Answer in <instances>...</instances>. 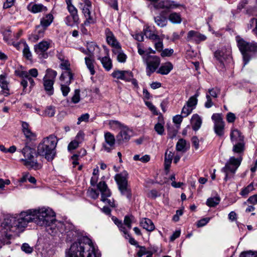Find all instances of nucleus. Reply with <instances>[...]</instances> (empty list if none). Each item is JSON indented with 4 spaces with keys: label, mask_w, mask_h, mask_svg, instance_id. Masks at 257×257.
Instances as JSON below:
<instances>
[{
    "label": "nucleus",
    "mask_w": 257,
    "mask_h": 257,
    "mask_svg": "<svg viewBox=\"0 0 257 257\" xmlns=\"http://www.w3.org/2000/svg\"><path fill=\"white\" fill-rule=\"evenodd\" d=\"M34 222L40 226L47 227L52 235L63 232L65 225L55 219V213L50 208L42 207L22 211L16 216H7L1 222L0 228V248L2 245L10 243L11 232L23 231L28 223Z\"/></svg>",
    "instance_id": "1"
},
{
    "label": "nucleus",
    "mask_w": 257,
    "mask_h": 257,
    "mask_svg": "<svg viewBox=\"0 0 257 257\" xmlns=\"http://www.w3.org/2000/svg\"><path fill=\"white\" fill-rule=\"evenodd\" d=\"M147 33H133L132 37L139 42H142L144 39V35Z\"/></svg>",
    "instance_id": "62"
},
{
    "label": "nucleus",
    "mask_w": 257,
    "mask_h": 257,
    "mask_svg": "<svg viewBox=\"0 0 257 257\" xmlns=\"http://www.w3.org/2000/svg\"><path fill=\"white\" fill-rule=\"evenodd\" d=\"M57 142V138L54 135H50L44 139L38 147V154L45 156L48 161H52L55 155V148Z\"/></svg>",
    "instance_id": "3"
},
{
    "label": "nucleus",
    "mask_w": 257,
    "mask_h": 257,
    "mask_svg": "<svg viewBox=\"0 0 257 257\" xmlns=\"http://www.w3.org/2000/svg\"><path fill=\"white\" fill-rule=\"evenodd\" d=\"M54 20V17L52 14H48L41 19L40 24L37 26V28H40L38 32L45 31L47 28L49 26Z\"/></svg>",
    "instance_id": "16"
},
{
    "label": "nucleus",
    "mask_w": 257,
    "mask_h": 257,
    "mask_svg": "<svg viewBox=\"0 0 257 257\" xmlns=\"http://www.w3.org/2000/svg\"><path fill=\"white\" fill-rule=\"evenodd\" d=\"M220 198L218 196L210 197L207 200L206 205L209 207H215L220 202Z\"/></svg>",
    "instance_id": "35"
},
{
    "label": "nucleus",
    "mask_w": 257,
    "mask_h": 257,
    "mask_svg": "<svg viewBox=\"0 0 257 257\" xmlns=\"http://www.w3.org/2000/svg\"><path fill=\"white\" fill-rule=\"evenodd\" d=\"M87 49L88 52H89L88 55L90 57H91L95 49H98V47L95 44V43L91 42L89 43H87Z\"/></svg>",
    "instance_id": "41"
},
{
    "label": "nucleus",
    "mask_w": 257,
    "mask_h": 257,
    "mask_svg": "<svg viewBox=\"0 0 257 257\" xmlns=\"http://www.w3.org/2000/svg\"><path fill=\"white\" fill-rule=\"evenodd\" d=\"M43 36L40 35L38 33H32L29 37V39L32 42L35 43L39 40V39L42 37Z\"/></svg>",
    "instance_id": "56"
},
{
    "label": "nucleus",
    "mask_w": 257,
    "mask_h": 257,
    "mask_svg": "<svg viewBox=\"0 0 257 257\" xmlns=\"http://www.w3.org/2000/svg\"><path fill=\"white\" fill-rule=\"evenodd\" d=\"M186 141L183 139H181L178 141L176 148L178 151L185 152L186 150Z\"/></svg>",
    "instance_id": "36"
},
{
    "label": "nucleus",
    "mask_w": 257,
    "mask_h": 257,
    "mask_svg": "<svg viewBox=\"0 0 257 257\" xmlns=\"http://www.w3.org/2000/svg\"><path fill=\"white\" fill-rule=\"evenodd\" d=\"M133 159L135 161H140L143 163H147L150 161V157L148 155L142 157L140 155H136L134 156Z\"/></svg>",
    "instance_id": "43"
},
{
    "label": "nucleus",
    "mask_w": 257,
    "mask_h": 257,
    "mask_svg": "<svg viewBox=\"0 0 257 257\" xmlns=\"http://www.w3.org/2000/svg\"><path fill=\"white\" fill-rule=\"evenodd\" d=\"M174 52V50L172 49H165L162 50L161 53V56L162 57H170Z\"/></svg>",
    "instance_id": "59"
},
{
    "label": "nucleus",
    "mask_w": 257,
    "mask_h": 257,
    "mask_svg": "<svg viewBox=\"0 0 257 257\" xmlns=\"http://www.w3.org/2000/svg\"><path fill=\"white\" fill-rule=\"evenodd\" d=\"M242 156H237L230 157L226 161L224 167L221 169V172L225 174L224 181H227L233 177L237 169L240 166L242 161Z\"/></svg>",
    "instance_id": "4"
},
{
    "label": "nucleus",
    "mask_w": 257,
    "mask_h": 257,
    "mask_svg": "<svg viewBox=\"0 0 257 257\" xmlns=\"http://www.w3.org/2000/svg\"><path fill=\"white\" fill-rule=\"evenodd\" d=\"M106 41L108 44L112 47V49L119 48L121 47L120 45L114 37L112 33H109V35H107Z\"/></svg>",
    "instance_id": "27"
},
{
    "label": "nucleus",
    "mask_w": 257,
    "mask_h": 257,
    "mask_svg": "<svg viewBox=\"0 0 257 257\" xmlns=\"http://www.w3.org/2000/svg\"><path fill=\"white\" fill-rule=\"evenodd\" d=\"M126 173H123L115 175V180L118 186V189L121 195L125 196L128 199L132 198L131 189L130 188L126 177Z\"/></svg>",
    "instance_id": "7"
},
{
    "label": "nucleus",
    "mask_w": 257,
    "mask_h": 257,
    "mask_svg": "<svg viewBox=\"0 0 257 257\" xmlns=\"http://www.w3.org/2000/svg\"><path fill=\"white\" fill-rule=\"evenodd\" d=\"M64 231L69 241L77 239L66 251V257H95V250L91 240L86 237H80L79 231L71 224H64Z\"/></svg>",
    "instance_id": "2"
},
{
    "label": "nucleus",
    "mask_w": 257,
    "mask_h": 257,
    "mask_svg": "<svg viewBox=\"0 0 257 257\" xmlns=\"http://www.w3.org/2000/svg\"><path fill=\"white\" fill-rule=\"evenodd\" d=\"M140 224L144 229L148 231H152L155 228V226L153 222L149 218H142L140 220Z\"/></svg>",
    "instance_id": "21"
},
{
    "label": "nucleus",
    "mask_w": 257,
    "mask_h": 257,
    "mask_svg": "<svg viewBox=\"0 0 257 257\" xmlns=\"http://www.w3.org/2000/svg\"><path fill=\"white\" fill-rule=\"evenodd\" d=\"M22 126L23 133L28 140L31 141L35 139L36 135L32 132L30 125L27 122H23Z\"/></svg>",
    "instance_id": "19"
},
{
    "label": "nucleus",
    "mask_w": 257,
    "mask_h": 257,
    "mask_svg": "<svg viewBox=\"0 0 257 257\" xmlns=\"http://www.w3.org/2000/svg\"><path fill=\"white\" fill-rule=\"evenodd\" d=\"M113 54L116 56L117 60L120 63H124L127 58L126 55L123 52L121 47L112 50Z\"/></svg>",
    "instance_id": "26"
},
{
    "label": "nucleus",
    "mask_w": 257,
    "mask_h": 257,
    "mask_svg": "<svg viewBox=\"0 0 257 257\" xmlns=\"http://www.w3.org/2000/svg\"><path fill=\"white\" fill-rule=\"evenodd\" d=\"M21 249L26 253H31L33 251V247L28 243H24L21 246Z\"/></svg>",
    "instance_id": "50"
},
{
    "label": "nucleus",
    "mask_w": 257,
    "mask_h": 257,
    "mask_svg": "<svg viewBox=\"0 0 257 257\" xmlns=\"http://www.w3.org/2000/svg\"><path fill=\"white\" fill-rule=\"evenodd\" d=\"M155 21L157 25L160 27H163L167 25V19L163 16H157L155 18Z\"/></svg>",
    "instance_id": "38"
},
{
    "label": "nucleus",
    "mask_w": 257,
    "mask_h": 257,
    "mask_svg": "<svg viewBox=\"0 0 257 257\" xmlns=\"http://www.w3.org/2000/svg\"><path fill=\"white\" fill-rule=\"evenodd\" d=\"M57 74L56 71L48 69L46 70V74L43 78V86L49 95H52L54 93L53 85Z\"/></svg>",
    "instance_id": "10"
},
{
    "label": "nucleus",
    "mask_w": 257,
    "mask_h": 257,
    "mask_svg": "<svg viewBox=\"0 0 257 257\" xmlns=\"http://www.w3.org/2000/svg\"><path fill=\"white\" fill-rule=\"evenodd\" d=\"M103 67L106 71H109L112 67V61L108 57L105 56L100 59Z\"/></svg>",
    "instance_id": "32"
},
{
    "label": "nucleus",
    "mask_w": 257,
    "mask_h": 257,
    "mask_svg": "<svg viewBox=\"0 0 257 257\" xmlns=\"http://www.w3.org/2000/svg\"><path fill=\"white\" fill-rule=\"evenodd\" d=\"M173 66L170 62H166L163 64L157 70L158 73L162 75H167L173 69Z\"/></svg>",
    "instance_id": "25"
},
{
    "label": "nucleus",
    "mask_w": 257,
    "mask_h": 257,
    "mask_svg": "<svg viewBox=\"0 0 257 257\" xmlns=\"http://www.w3.org/2000/svg\"><path fill=\"white\" fill-rule=\"evenodd\" d=\"M197 98L195 96H191L186 102V105L194 109L197 104Z\"/></svg>",
    "instance_id": "44"
},
{
    "label": "nucleus",
    "mask_w": 257,
    "mask_h": 257,
    "mask_svg": "<svg viewBox=\"0 0 257 257\" xmlns=\"http://www.w3.org/2000/svg\"><path fill=\"white\" fill-rule=\"evenodd\" d=\"M169 20L174 24H180L182 22V19L179 14L174 12L170 14Z\"/></svg>",
    "instance_id": "34"
},
{
    "label": "nucleus",
    "mask_w": 257,
    "mask_h": 257,
    "mask_svg": "<svg viewBox=\"0 0 257 257\" xmlns=\"http://www.w3.org/2000/svg\"><path fill=\"white\" fill-rule=\"evenodd\" d=\"M149 35H145L147 38L152 40L154 42H157L163 38L161 36L158 35L156 33H148Z\"/></svg>",
    "instance_id": "53"
},
{
    "label": "nucleus",
    "mask_w": 257,
    "mask_h": 257,
    "mask_svg": "<svg viewBox=\"0 0 257 257\" xmlns=\"http://www.w3.org/2000/svg\"><path fill=\"white\" fill-rule=\"evenodd\" d=\"M254 187L253 184L251 183L242 190V191L240 192V194L242 196H246L247 194H248V193L250 192L251 191H252Z\"/></svg>",
    "instance_id": "51"
},
{
    "label": "nucleus",
    "mask_w": 257,
    "mask_h": 257,
    "mask_svg": "<svg viewBox=\"0 0 257 257\" xmlns=\"http://www.w3.org/2000/svg\"><path fill=\"white\" fill-rule=\"evenodd\" d=\"M97 187L101 194V201L106 205L114 207V199L111 197V192L106 183L104 181H100Z\"/></svg>",
    "instance_id": "9"
},
{
    "label": "nucleus",
    "mask_w": 257,
    "mask_h": 257,
    "mask_svg": "<svg viewBox=\"0 0 257 257\" xmlns=\"http://www.w3.org/2000/svg\"><path fill=\"white\" fill-rule=\"evenodd\" d=\"M55 114V108L53 106H48L44 111L42 115L48 117H52Z\"/></svg>",
    "instance_id": "39"
},
{
    "label": "nucleus",
    "mask_w": 257,
    "mask_h": 257,
    "mask_svg": "<svg viewBox=\"0 0 257 257\" xmlns=\"http://www.w3.org/2000/svg\"><path fill=\"white\" fill-rule=\"evenodd\" d=\"M236 41L237 43V46L243 55L244 61V65H245L249 61V56L247 53L248 52H256L257 43L254 42L248 43L238 36L236 37Z\"/></svg>",
    "instance_id": "5"
},
{
    "label": "nucleus",
    "mask_w": 257,
    "mask_h": 257,
    "mask_svg": "<svg viewBox=\"0 0 257 257\" xmlns=\"http://www.w3.org/2000/svg\"><path fill=\"white\" fill-rule=\"evenodd\" d=\"M112 220L113 221L114 223L118 227L119 230L123 232L124 234H126V229L125 227L123 225L121 221L114 216L112 217Z\"/></svg>",
    "instance_id": "40"
},
{
    "label": "nucleus",
    "mask_w": 257,
    "mask_h": 257,
    "mask_svg": "<svg viewBox=\"0 0 257 257\" xmlns=\"http://www.w3.org/2000/svg\"><path fill=\"white\" fill-rule=\"evenodd\" d=\"M51 41H42L39 44L35 45L34 49L36 53L40 59H46L48 55L46 51L50 47Z\"/></svg>",
    "instance_id": "11"
},
{
    "label": "nucleus",
    "mask_w": 257,
    "mask_h": 257,
    "mask_svg": "<svg viewBox=\"0 0 257 257\" xmlns=\"http://www.w3.org/2000/svg\"><path fill=\"white\" fill-rule=\"evenodd\" d=\"M133 133L131 130L126 126H123L121 128L119 133L116 136V141L119 144H122L128 141Z\"/></svg>",
    "instance_id": "14"
},
{
    "label": "nucleus",
    "mask_w": 257,
    "mask_h": 257,
    "mask_svg": "<svg viewBox=\"0 0 257 257\" xmlns=\"http://www.w3.org/2000/svg\"><path fill=\"white\" fill-rule=\"evenodd\" d=\"M230 139L233 144L237 142H243V137L241 133L237 130H233L230 134Z\"/></svg>",
    "instance_id": "28"
},
{
    "label": "nucleus",
    "mask_w": 257,
    "mask_h": 257,
    "mask_svg": "<svg viewBox=\"0 0 257 257\" xmlns=\"http://www.w3.org/2000/svg\"><path fill=\"white\" fill-rule=\"evenodd\" d=\"M67 9L70 14V15L73 16L74 20L77 19L78 15L77 14V10L76 8L72 4L67 6Z\"/></svg>",
    "instance_id": "42"
},
{
    "label": "nucleus",
    "mask_w": 257,
    "mask_h": 257,
    "mask_svg": "<svg viewBox=\"0 0 257 257\" xmlns=\"http://www.w3.org/2000/svg\"><path fill=\"white\" fill-rule=\"evenodd\" d=\"M72 79L73 74L71 71H63L60 77V82H63L65 84L69 85Z\"/></svg>",
    "instance_id": "23"
},
{
    "label": "nucleus",
    "mask_w": 257,
    "mask_h": 257,
    "mask_svg": "<svg viewBox=\"0 0 257 257\" xmlns=\"http://www.w3.org/2000/svg\"><path fill=\"white\" fill-rule=\"evenodd\" d=\"M21 152L25 158L21 159V161L25 166L29 169H37L39 168V164L34 156L35 151L33 149L26 146Z\"/></svg>",
    "instance_id": "6"
},
{
    "label": "nucleus",
    "mask_w": 257,
    "mask_h": 257,
    "mask_svg": "<svg viewBox=\"0 0 257 257\" xmlns=\"http://www.w3.org/2000/svg\"><path fill=\"white\" fill-rule=\"evenodd\" d=\"M244 151V143L243 142H237L234 143L232 148V151L234 153L238 154V156L241 155L243 154Z\"/></svg>",
    "instance_id": "29"
},
{
    "label": "nucleus",
    "mask_w": 257,
    "mask_h": 257,
    "mask_svg": "<svg viewBox=\"0 0 257 257\" xmlns=\"http://www.w3.org/2000/svg\"><path fill=\"white\" fill-rule=\"evenodd\" d=\"M106 3L112 9L118 11V0H105Z\"/></svg>",
    "instance_id": "54"
},
{
    "label": "nucleus",
    "mask_w": 257,
    "mask_h": 257,
    "mask_svg": "<svg viewBox=\"0 0 257 257\" xmlns=\"http://www.w3.org/2000/svg\"><path fill=\"white\" fill-rule=\"evenodd\" d=\"M187 39L189 41H194L197 43L206 39V36L201 33H188Z\"/></svg>",
    "instance_id": "24"
},
{
    "label": "nucleus",
    "mask_w": 257,
    "mask_h": 257,
    "mask_svg": "<svg viewBox=\"0 0 257 257\" xmlns=\"http://www.w3.org/2000/svg\"><path fill=\"white\" fill-rule=\"evenodd\" d=\"M80 91L79 89L75 90L74 94L71 98V101L73 103H77L79 102L80 100Z\"/></svg>",
    "instance_id": "52"
},
{
    "label": "nucleus",
    "mask_w": 257,
    "mask_h": 257,
    "mask_svg": "<svg viewBox=\"0 0 257 257\" xmlns=\"http://www.w3.org/2000/svg\"><path fill=\"white\" fill-rule=\"evenodd\" d=\"M89 118V114L87 113L82 114L78 118L77 124H80L82 121L87 122Z\"/></svg>",
    "instance_id": "58"
},
{
    "label": "nucleus",
    "mask_w": 257,
    "mask_h": 257,
    "mask_svg": "<svg viewBox=\"0 0 257 257\" xmlns=\"http://www.w3.org/2000/svg\"><path fill=\"white\" fill-rule=\"evenodd\" d=\"M111 75L113 78L125 80L126 81H130L133 77V73L131 71L118 70H114L112 73Z\"/></svg>",
    "instance_id": "15"
},
{
    "label": "nucleus",
    "mask_w": 257,
    "mask_h": 257,
    "mask_svg": "<svg viewBox=\"0 0 257 257\" xmlns=\"http://www.w3.org/2000/svg\"><path fill=\"white\" fill-rule=\"evenodd\" d=\"M4 39L9 44L13 45L15 46L17 45L14 39L12 38V36L9 33H5V35L4 36Z\"/></svg>",
    "instance_id": "46"
},
{
    "label": "nucleus",
    "mask_w": 257,
    "mask_h": 257,
    "mask_svg": "<svg viewBox=\"0 0 257 257\" xmlns=\"http://www.w3.org/2000/svg\"><path fill=\"white\" fill-rule=\"evenodd\" d=\"M79 144L75 140L72 141L68 146V150L69 151L77 149L79 146Z\"/></svg>",
    "instance_id": "61"
},
{
    "label": "nucleus",
    "mask_w": 257,
    "mask_h": 257,
    "mask_svg": "<svg viewBox=\"0 0 257 257\" xmlns=\"http://www.w3.org/2000/svg\"><path fill=\"white\" fill-rule=\"evenodd\" d=\"M155 131L160 135H162L164 132V126L161 123H157L155 125Z\"/></svg>",
    "instance_id": "60"
},
{
    "label": "nucleus",
    "mask_w": 257,
    "mask_h": 257,
    "mask_svg": "<svg viewBox=\"0 0 257 257\" xmlns=\"http://www.w3.org/2000/svg\"><path fill=\"white\" fill-rule=\"evenodd\" d=\"M9 82L6 74L4 73L0 75V87L2 89L1 92L5 96L10 94L9 89Z\"/></svg>",
    "instance_id": "17"
},
{
    "label": "nucleus",
    "mask_w": 257,
    "mask_h": 257,
    "mask_svg": "<svg viewBox=\"0 0 257 257\" xmlns=\"http://www.w3.org/2000/svg\"><path fill=\"white\" fill-rule=\"evenodd\" d=\"M84 136V133L82 131H79L76 136L74 140L79 144H80L83 141Z\"/></svg>",
    "instance_id": "63"
},
{
    "label": "nucleus",
    "mask_w": 257,
    "mask_h": 257,
    "mask_svg": "<svg viewBox=\"0 0 257 257\" xmlns=\"http://www.w3.org/2000/svg\"><path fill=\"white\" fill-rule=\"evenodd\" d=\"M155 47L156 50L158 52H161L162 51L163 48V38L155 42Z\"/></svg>",
    "instance_id": "64"
},
{
    "label": "nucleus",
    "mask_w": 257,
    "mask_h": 257,
    "mask_svg": "<svg viewBox=\"0 0 257 257\" xmlns=\"http://www.w3.org/2000/svg\"><path fill=\"white\" fill-rule=\"evenodd\" d=\"M80 8L82 10L86 21L85 22L84 24L86 25L87 24L94 23V20L91 15L90 10L92 7H87V6H83V3H79Z\"/></svg>",
    "instance_id": "18"
},
{
    "label": "nucleus",
    "mask_w": 257,
    "mask_h": 257,
    "mask_svg": "<svg viewBox=\"0 0 257 257\" xmlns=\"http://www.w3.org/2000/svg\"><path fill=\"white\" fill-rule=\"evenodd\" d=\"M28 9L33 13H37L47 10V8L42 4H34L32 6H29Z\"/></svg>",
    "instance_id": "30"
},
{
    "label": "nucleus",
    "mask_w": 257,
    "mask_h": 257,
    "mask_svg": "<svg viewBox=\"0 0 257 257\" xmlns=\"http://www.w3.org/2000/svg\"><path fill=\"white\" fill-rule=\"evenodd\" d=\"M143 62L146 65V73L150 76L158 68L161 63V59L159 56L148 55L143 57Z\"/></svg>",
    "instance_id": "8"
},
{
    "label": "nucleus",
    "mask_w": 257,
    "mask_h": 257,
    "mask_svg": "<svg viewBox=\"0 0 257 257\" xmlns=\"http://www.w3.org/2000/svg\"><path fill=\"white\" fill-rule=\"evenodd\" d=\"M202 120L201 117L198 114H194L191 119V124L193 130H198L202 124Z\"/></svg>",
    "instance_id": "22"
},
{
    "label": "nucleus",
    "mask_w": 257,
    "mask_h": 257,
    "mask_svg": "<svg viewBox=\"0 0 257 257\" xmlns=\"http://www.w3.org/2000/svg\"><path fill=\"white\" fill-rule=\"evenodd\" d=\"M65 21L67 25L71 26L78 23L79 18H77V19L75 20L74 19L73 16L70 15L66 17Z\"/></svg>",
    "instance_id": "45"
},
{
    "label": "nucleus",
    "mask_w": 257,
    "mask_h": 257,
    "mask_svg": "<svg viewBox=\"0 0 257 257\" xmlns=\"http://www.w3.org/2000/svg\"><path fill=\"white\" fill-rule=\"evenodd\" d=\"M61 90L64 96H67L70 92V89L69 85L65 84L63 82H60Z\"/></svg>",
    "instance_id": "47"
},
{
    "label": "nucleus",
    "mask_w": 257,
    "mask_h": 257,
    "mask_svg": "<svg viewBox=\"0 0 257 257\" xmlns=\"http://www.w3.org/2000/svg\"><path fill=\"white\" fill-rule=\"evenodd\" d=\"M104 142L102 144V149L104 151L109 153L114 148L115 138L110 132L104 133Z\"/></svg>",
    "instance_id": "13"
},
{
    "label": "nucleus",
    "mask_w": 257,
    "mask_h": 257,
    "mask_svg": "<svg viewBox=\"0 0 257 257\" xmlns=\"http://www.w3.org/2000/svg\"><path fill=\"white\" fill-rule=\"evenodd\" d=\"M193 110V109L191 107L186 104L183 106L182 109L181 114L183 116L186 117L192 112Z\"/></svg>",
    "instance_id": "48"
},
{
    "label": "nucleus",
    "mask_w": 257,
    "mask_h": 257,
    "mask_svg": "<svg viewBox=\"0 0 257 257\" xmlns=\"http://www.w3.org/2000/svg\"><path fill=\"white\" fill-rule=\"evenodd\" d=\"M214 121V130L215 134L222 136L224 134V122L223 121L221 115L219 113H214L211 117Z\"/></svg>",
    "instance_id": "12"
},
{
    "label": "nucleus",
    "mask_w": 257,
    "mask_h": 257,
    "mask_svg": "<svg viewBox=\"0 0 257 257\" xmlns=\"http://www.w3.org/2000/svg\"><path fill=\"white\" fill-rule=\"evenodd\" d=\"M182 7L185 8L183 5L180 4L173 1L166 0V9H174L177 8Z\"/></svg>",
    "instance_id": "33"
},
{
    "label": "nucleus",
    "mask_w": 257,
    "mask_h": 257,
    "mask_svg": "<svg viewBox=\"0 0 257 257\" xmlns=\"http://www.w3.org/2000/svg\"><path fill=\"white\" fill-rule=\"evenodd\" d=\"M90 56L86 57L85 58V62L87 68L90 71L91 75H93L95 73V71L94 68V60Z\"/></svg>",
    "instance_id": "31"
},
{
    "label": "nucleus",
    "mask_w": 257,
    "mask_h": 257,
    "mask_svg": "<svg viewBox=\"0 0 257 257\" xmlns=\"http://www.w3.org/2000/svg\"><path fill=\"white\" fill-rule=\"evenodd\" d=\"M24 57L28 60H32V54L30 50L29 47L27 44H24V48L23 50Z\"/></svg>",
    "instance_id": "37"
},
{
    "label": "nucleus",
    "mask_w": 257,
    "mask_h": 257,
    "mask_svg": "<svg viewBox=\"0 0 257 257\" xmlns=\"http://www.w3.org/2000/svg\"><path fill=\"white\" fill-rule=\"evenodd\" d=\"M87 193L88 196L93 199L98 198L99 193L93 189H90L88 190Z\"/></svg>",
    "instance_id": "57"
},
{
    "label": "nucleus",
    "mask_w": 257,
    "mask_h": 257,
    "mask_svg": "<svg viewBox=\"0 0 257 257\" xmlns=\"http://www.w3.org/2000/svg\"><path fill=\"white\" fill-rule=\"evenodd\" d=\"M60 68L64 71H71L70 66V64L67 60H62L60 64Z\"/></svg>",
    "instance_id": "55"
},
{
    "label": "nucleus",
    "mask_w": 257,
    "mask_h": 257,
    "mask_svg": "<svg viewBox=\"0 0 257 257\" xmlns=\"http://www.w3.org/2000/svg\"><path fill=\"white\" fill-rule=\"evenodd\" d=\"M230 51L226 49L218 50L214 53L216 59L221 63L229 57Z\"/></svg>",
    "instance_id": "20"
},
{
    "label": "nucleus",
    "mask_w": 257,
    "mask_h": 257,
    "mask_svg": "<svg viewBox=\"0 0 257 257\" xmlns=\"http://www.w3.org/2000/svg\"><path fill=\"white\" fill-rule=\"evenodd\" d=\"M206 93L209 94L210 97L216 98L217 97L218 94L220 93V89L217 88H212L209 89L208 92Z\"/></svg>",
    "instance_id": "49"
}]
</instances>
